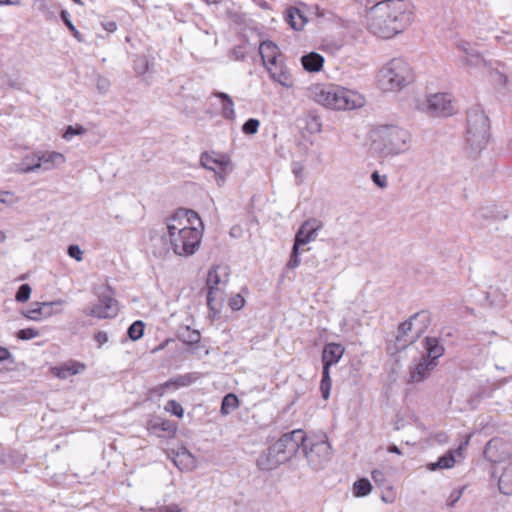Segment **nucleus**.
<instances>
[{"label":"nucleus","instance_id":"obj_35","mask_svg":"<svg viewBox=\"0 0 512 512\" xmlns=\"http://www.w3.org/2000/svg\"><path fill=\"white\" fill-rule=\"evenodd\" d=\"M259 126H260L259 120L250 118L243 124L242 131L246 135H253V134L257 133Z\"/></svg>","mask_w":512,"mask_h":512},{"label":"nucleus","instance_id":"obj_13","mask_svg":"<svg viewBox=\"0 0 512 512\" xmlns=\"http://www.w3.org/2000/svg\"><path fill=\"white\" fill-rule=\"evenodd\" d=\"M271 79L286 87L291 88L294 85V78L284 63V59H281L273 64L265 66Z\"/></svg>","mask_w":512,"mask_h":512},{"label":"nucleus","instance_id":"obj_26","mask_svg":"<svg viewBox=\"0 0 512 512\" xmlns=\"http://www.w3.org/2000/svg\"><path fill=\"white\" fill-rule=\"evenodd\" d=\"M498 486L503 494H512V464L503 470L499 477Z\"/></svg>","mask_w":512,"mask_h":512},{"label":"nucleus","instance_id":"obj_10","mask_svg":"<svg viewBox=\"0 0 512 512\" xmlns=\"http://www.w3.org/2000/svg\"><path fill=\"white\" fill-rule=\"evenodd\" d=\"M427 109L432 116H449L454 106L448 94L437 93L427 99Z\"/></svg>","mask_w":512,"mask_h":512},{"label":"nucleus","instance_id":"obj_40","mask_svg":"<svg viewBox=\"0 0 512 512\" xmlns=\"http://www.w3.org/2000/svg\"><path fill=\"white\" fill-rule=\"evenodd\" d=\"M299 249H300L299 246L293 245L291 257H290V260L288 261V264H287L288 268L294 269V268L299 266V264H300V258H299L300 252H299Z\"/></svg>","mask_w":512,"mask_h":512},{"label":"nucleus","instance_id":"obj_34","mask_svg":"<svg viewBox=\"0 0 512 512\" xmlns=\"http://www.w3.org/2000/svg\"><path fill=\"white\" fill-rule=\"evenodd\" d=\"M32 289L28 284H22L16 292L15 299L18 302L25 303L29 300Z\"/></svg>","mask_w":512,"mask_h":512},{"label":"nucleus","instance_id":"obj_18","mask_svg":"<svg viewBox=\"0 0 512 512\" xmlns=\"http://www.w3.org/2000/svg\"><path fill=\"white\" fill-rule=\"evenodd\" d=\"M437 365L438 361L428 360L423 356L421 360L410 369L408 382L418 383L423 381Z\"/></svg>","mask_w":512,"mask_h":512},{"label":"nucleus","instance_id":"obj_22","mask_svg":"<svg viewBox=\"0 0 512 512\" xmlns=\"http://www.w3.org/2000/svg\"><path fill=\"white\" fill-rule=\"evenodd\" d=\"M301 64L308 72H319L323 67L324 58L319 53L311 52L302 56Z\"/></svg>","mask_w":512,"mask_h":512},{"label":"nucleus","instance_id":"obj_51","mask_svg":"<svg viewBox=\"0 0 512 512\" xmlns=\"http://www.w3.org/2000/svg\"><path fill=\"white\" fill-rule=\"evenodd\" d=\"M103 27L108 32H114L117 29V25L113 21H109V22L103 24Z\"/></svg>","mask_w":512,"mask_h":512},{"label":"nucleus","instance_id":"obj_28","mask_svg":"<svg viewBox=\"0 0 512 512\" xmlns=\"http://www.w3.org/2000/svg\"><path fill=\"white\" fill-rule=\"evenodd\" d=\"M372 491V485L366 478H361L353 484V495L355 497H364Z\"/></svg>","mask_w":512,"mask_h":512},{"label":"nucleus","instance_id":"obj_37","mask_svg":"<svg viewBox=\"0 0 512 512\" xmlns=\"http://www.w3.org/2000/svg\"><path fill=\"white\" fill-rule=\"evenodd\" d=\"M17 201V197L9 191H0V209L2 205H12Z\"/></svg>","mask_w":512,"mask_h":512},{"label":"nucleus","instance_id":"obj_5","mask_svg":"<svg viewBox=\"0 0 512 512\" xmlns=\"http://www.w3.org/2000/svg\"><path fill=\"white\" fill-rule=\"evenodd\" d=\"M228 281V267L217 265L209 270L206 279V286L208 289L207 305L211 310H216L217 303L223 301V296Z\"/></svg>","mask_w":512,"mask_h":512},{"label":"nucleus","instance_id":"obj_32","mask_svg":"<svg viewBox=\"0 0 512 512\" xmlns=\"http://www.w3.org/2000/svg\"><path fill=\"white\" fill-rule=\"evenodd\" d=\"M164 410L178 418H182L184 416V409L180 403L176 400H169L164 406Z\"/></svg>","mask_w":512,"mask_h":512},{"label":"nucleus","instance_id":"obj_4","mask_svg":"<svg viewBox=\"0 0 512 512\" xmlns=\"http://www.w3.org/2000/svg\"><path fill=\"white\" fill-rule=\"evenodd\" d=\"M414 80L413 72L402 59H393L380 71L379 83L383 90H399Z\"/></svg>","mask_w":512,"mask_h":512},{"label":"nucleus","instance_id":"obj_29","mask_svg":"<svg viewBox=\"0 0 512 512\" xmlns=\"http://www.w3.org/2000/svg\"><path fill=\"white\" fill-rule=\"evenodd\" d=\"M238 406H239L238 397L233 393H229L222 400L221 413L223 415H227V414L231 413V411L237 409Z\"/></svg>","mask_w":512,"mask_h":512},{"label":"nucleus","instance_id":"obj_19","mask_svg":"<svg viewBox=\"0 0 512 512\" xmlns=\"http://www.w3.org/2000/svg\"><path fill=\"white\" fill-rule=\"evenodd\" d=\"M259 53L261 55L264 66H267L268 64H273L283 59V55L279 50L278 46L270 40L263 41L260 44Z\"/></svg>","mask_w":512,"mask_h":512},{"label":"nucleus","instance_id":"obj_48","mask_svg":"<svg viewBox=\"0 0 512 512\" xmlns=\"http://www.w3.org/2000/svg\"><path fill=\"white\" fill-rule=\"evenodd\" d=\"M11 356L12 355L7 348L0 346V362L8 360Z\"/></svg>","mask_w":512,"mask_h":512},{"label":"nucleus","instance_id":"obj_30","mask_svg":"<svg viewBox=\"0 0 512 512\" xmlns=\"http://www.w3.org/2000/svg\"><path fill=\"white\" fill-rule=\"evenodd\" d=\"M332 387V380L330 376V370L322 369V378L320 382V392L324 400H327L330 396Z\"/></svg>","mask_w":512,"mask_h":512},{"label":"nucleus","instance_id":"obj_57","mask_svg":"<svg viewBox=\"0 0 512 512\" xmlns=\"http://www.w3.org/2000/svg\"><path fill=\"white\" fill-rule=\"evenodd\" d=\"M5 239H6L5 233L0 230V242H3Z\"/></svg>","mask_w":512,"mask_h":512},{"label":"nucleus","instance_id":"obj_54","mask_svg":"<svg viewBox=\"0 0 512 512\" xmlns=\"http://www.w3.org/2000/svg\"><path fill=\"white\" fill-rule=\"evenodd\" d=\"M311 121H312V123L315 126V131L319 132L321 130V123H320L319 118L318 117H312Z\"/></svg>","mask_w":512,"mask_h":512},{"label":"nucleus","instance_id":"obj_20","mask_svg":"<svg viewBox=\"0 0 512 512\" xmlns=\"http://www.w3.org/2000/svg\"><path fill=\"white\" fill-rule=\"evenodd\" d=\"M38 160H39V162L37 164H35L33 166H29V167L25 168L23 171L24 172L34 171V170L40 168L42 165L45 166V169H51L58 164L64 163L65 157L61 153L53 151V152H45V153L41 154L40 156H38Z\"/></svg>","mask_w":512,"mask_h":512},{"label":"nucleus","instance_id":"obj_52","mask_svg":"<svg viewBox=\"0 0 512 512\" xmlns=\"http://www.w3.org/2000/svg\"><path fill=\"white\" fill-rule=\"evenodd\" d=\"M21 0H0V5H19Z\"/></svg>","mask_w":512,"mask_h":512},{"label":"nucleus","instance_id":"obj_21","mask_svg":"<svg viewBox=\"0 0 512 512\" xmlns=\"http://www.w3.org/2000/svg\"><path fill=\"white\" fill-rule=\"evenodd\" d=\"M304 451L309 462L318 464L328 454V445L321 441L312 444L309 449L305 446Z\"/></svg>","mask_w":512,"mask_h":512},{"label":"nucleus","instance_id":"obj_31","mask_svg":"<svg viewBox=\"0 0 512 512\" xmlns=\"http://www.w3.org/2000/svg\"><path fill=\"white\" fill-rule=\"evenodd\" d=\"M181 385H183V383H181L179 380H169V381H166L165 383H162V384L154 387L151 390V393L158 397H162L168 389H171V388L177 389Z\"/></svg>","mask_w":512,"mask_h":512},{"label":"nucleus","instance_id":"obj_7","mask_svg":"<svg viewBox=\"0 0 512 512\" xmlns=\"http://www.w3.org/2000/svg\"><path fill=\"white\" fill-rule=\"evenodd\" d=\"M306 434L302 429H296L280 437L269 449L270 455L276 456L277 462L288 460L299 447L304 444Z\"/></svg>","mask_w":512,"mask_h":512},{"label":"nucleus","instance_id":"obj_45","mask_svg":"<svg viewBox=\"0 0 512 512\" xmlns=\"http://www.w3.org/2000/svg\"><path fill=\"white\" fill-rule=\"evenodd\" d=\"M94 340L97 342L98 346L101 347L108 341V335L104 331H98L94 335Z\"/></svg>","mask_w":512,"mask_h":512},{"label":"nucleus","instance_id":"obj_14","mask_svg":"<svg viewBox=\"0 0 512 512\" xmlns=\"http://www.w3.org/2000/svg\"><path fill=\"white\" fill-rule=\"evenodd\" d=\"M146 428L150 433L159 437H174L177 432V425L169 419L154 416L147 421Z\"/></svg>","mask_w":512,"mask_h":512},{"label":"nucleus","instance_id":"obj_12","mask_svg":"<svg viewBox=\"0 0 512 512\" xmlns=\"http://www.w3.org/2000/svg\"><path fill=\"white\" fill-rule=\"evenodd\" d=\"M285 20L292 29L301 31L308 23V7L300 2L296 6H290L286 9Z\"/></svg>","mask_w":512,"mask_h":512},{"label":"nucleus","instance_id":"obj_2","mask_svg":"<svg viewBox=\"0 0 512 512\" xmlns=\"http://www.w3.org/2000/svg\"><path fill=\"white\" fill-rule=\"evenodd\" d=\"M369 29L381 38H392L413 20V5L408 0H385L368 12Z\"/></svg>","mask_w":512,"mask_h":512},{"label":"nucleus","instance_id":"obj_15","mask_svg":"<svg viewBox=\"0 0 512 512\" xmlns=\"http://www.w3.org/2000/svg\"><path fill=\"white\" fill-rule=\"evenodd\" d=\"M85 370V363L73 359L65 361L57 366H52L49 369L51 375L61 380L80 374Z\"/></svg>","mask_w":512,"mask_h":512},{"label":"nucleus","instance_id":"obj_8","mask_svg":"<svg viewBox=\"0 0 512 512\" xmlns=\"http://www.w3.org/2000/svg\"><path fill=\"white\" fill-rule=\"evenodd\" d=\"M489 119L482 111H472L467 119V141L471 145H481L489 138Z\"/></svg>","mask_w":512,"mask_h":512},{"label":"nucleus","instance_id":"obj_43","mask_svg":"<svg viewBox=\"0 0 512 512\" xmlns=\"http://www.w3.org/2000/svg\"><path fill=\"white\" fill-rule=\"evenodd\" d=\"M68 254L70 257L76 259L77 261L82 260L83 252L77 245H70L68 248Z\"/></svg>","mask_w":512,"mask_h":512},{"label":"nucleus","instance_id":"obj_25","mask_svg":"<svg viewBox=\"0 0 512 512\" xmlns=\"http://www.w3.org/2000/svg\"><path fill=\"white\" fill-rule=\"evenodd\" d=\"M456 463V459L453 451H448L445 455L439 457L437 462L429 463L427 468L430 471H435L437 469H449L454 467Z\"/></svg>","mask_w":512,"mask_h":512},{"label":"nucleus","instance_id":"obj_11","mask_svg":"<svg viewBox=\"0 0 512 512\" xmlns=\"http://www.w3.org/2000/svg\"><path fill=\"white\" fill-rule=\"evenodd\" d=\"M200 161L203 167L219 174L221 180L224 179V174L230 165V159L228 156L217 154L215 152L203 153L201 155Z\"/></svg>","mask_w":512,"mask_h":512},{"label":"nucleus","instance_id":"obj_58","mask_svg":"<svg viewBox=\"0 0 512 512\" xmlns=\"http://www.w3.org/2000/svg\"><path fill=\"white\" fill-rule=\"evenodd\" d=\"M193 339H194V341H196V342H197V341H199V339H200V334H199L198 332H194V338H193Z\"/></svg>","mask_w":512,"mask_h":512},{"label":"nucleus","instance_id":"obj_23","mask_svg":"<svg viewBox=\"0 0 512 512\" xmlns=\"http://www.w3.org/2000/svg\"><path fill=\"white\" fill-rule=\"evenodd\" d=\"M426 358L428 360L437 361L444 354V347L440 344L439 340L435 337L425 338Z\"/></svg>","mask_w":512,"mask_h":512},{"label":"nucleus","instance_id":"obj_27","mask_svg":"<svg viewBox=\"0 0 512 512\" xmlns=\"http://www.w3.org/2000/svg\"><path fill=\"white\" fill-rule=\"evenodd\" d=\"M215 96L223 101L222 115L226 119L233 120L235 118V110L233 100L223 92L215 93Z\"/></svg>","mask_w":512,"mask_h":512},{"label":"nucleus","instance_id":"obj_33","mask_svg":"<svg viewBox=\"0 0 512 512\" xmlns=\"http://www.w3.org/2000/svg\"><path fill=\"white\" fill-rule=\"evenodd\" d=\"M144 323L142 321H135L132 323L128 329V336L132 340H138L143 336L144 333Z\"/></svg>","mask_w":512,"mask_h":512},{"label":"nucleus","instance_id":"obj_41","mask_svg":"<svg viewBox=\"0 0 512 512\" xmlns=\"http://www.w3.org/2000/svg\"><path fill=\"white\" fill-rule=\"evenodd\" d=\"M372 181L380 188H386L387 187V176L386 175H380L378 171H374L371 175Z\"/></svg>","mask_w":512,"mask_h":512},{"label":"nucleus","instance_id":"obj_36","mask_svg":"<svg viewBox=\"0 0 512 512\" xmlns=\"http://www.w3.org/2000/svg\"><path fill=\"white\" fill-rule=\"evenodd\" d=\"M39 334H40L39 330H37L35 328H24V329H20L17 332L16 336H17V338H19L21 340H30V339L38 337Z\"/></svg>","mask_w":512,"mask_h":512},{"label":"nucleus","instance_id":"obj_44","mask_svg":"<svg viewBox=\"0 0 512 512\" xmlns=\"http://www.w3.org/2000/svg\"><path fill=\"white\" fill-rule=\"evenodd\" d=\"M470 437H467V439L459 445V447L455 450H452L454 452L455 459L456 458H463L464 457V451L466 450L468 444H469Z\"/></svg>","mask_w":512,"mask_h":512},{"label":"nucleus","instance_id":"obj_56","mask_svg":"<svg viewBox=\"0 0 512 512\" xmlns=\"http://www.w3.org/2000/svg\"><path fill=\"white\" fill-rule=\"evenodd\" d=\"M206 4H219L222 0H203Z\"/></svg>","mask_w":512,"mask_h":512},{"label":"nucleus","instance_id":"obj_3","mask_svg":"<svg viewBox=\"0 0 512 512\" xmlns=\"http://www.w3.org/2000/svg\"><path fill=\"white\" fill-rule=\"evenodd\" d=\"M311 97L317 104L336 111L354 110L365 104L360 93L334 84L315 85L311 88Z\"/></svg>","mask_w":512,"mask_h":512},{"label":"nucleus","instance_id":"obj_42","mask_svg":"<svg viewBox=\"0 0 512 512\" xmlns=\"http://www.w3.org/2000/svg\"><path fill=\"white\" fill-rule=\"evenodd\" d=\"M61 16H62V19L64 20V23L68 27V29L73 33L74 37L80 41L81 40L80 33L75 28V26L72 24V22L69 20V18L67 17V13L65 11H62Z\"/></svg>","mask_w":512,"mask_h":512},{"label":"nucleus","instance_id":"obj_59","mask_svg":"<svg viewBox=\"0 0 512 512\" xmlns=\"http://www.w3.org/2000/svg\"><path fill=\"white\" fill-rule=\"evenodd\" d=\"M75 3L80 4L81 0H73Z\"/></svg>","mask_w":512,"mask_h":512},{"label":"nucleus","instance_id":"obj_6","mask_svg":"<svg viewBox=\"0 0 512 512\" xmlns=\"http://www.w3.org/2000/svg\"><path fill=\"white\" fill-rule=\"evenodd\" d=\"M428 322V316L422 313L415 314L410 320L401 323L395 339L396 349H404L413 343L424 332Z\"/></svg>","mask_w":512,"mask_h":512},{"label":"nucleus","instance_id":"obj_9","mask_svg":"<svg viewBox=\"0 0 512 512\" xmlns=\"http://www.w3.org/2000/svg\"><path fill=\"white\" fill-rule=\"evenodd\" d=\"M118 310V302L114 298V291L108 286L106 288V293L99 295L98 303L92 306L86 312V315L99 319H106L116 316Z\"/></svg>","mask_w":512,"mask_h":512},{"label":"nucleus","instance_id":"obj_50","mask_svg":"<svg viewBox=\"0 0 512 512\" xmlns=\"http://www.w3.org/2000/svg\"><path fill=\"white\" fill-rule=\"evenodd\" d=\"M179 458H185V459H187V460L191 463V465H192V466L194 465V458H193V457H192V455H191V454H189V453H183V454H181V455H180V454H178V455H177V458L174 460V463H175L177 466L179 465V464H178Z\"/></svg>","mask_w":512,"mask_h":512},{"label":"nucleus","instance_id":"obj_1","mask_svg":"<svg viewBox=\"0 0 512 512\" xmlns=\"http://www.w3.org/2000/svg\"><path fill=\"white\" fill-rule=\"evenodd\" d=\"M166 241L178 256H191L200 247L204 225L197 212L179 208L165 219Z\"/></svg>","mask_w":512,"mask_h":512},{"label":"nucleus","instance_id":"obj_53","mask_svg":"<svg viewBox=\"0 0 512 512\" xmlns=\"http://www.w3.org/2000/svg\"><path fill=\"white\" fill-rule=\"evenodd\" d=\"M386 130H387V134L389 136L398 135V134L402 133V131L396 127H389Z\"/></svg>","mask_w":512,"mask_h":512},{"label":"nucleus","instance_id":"obj_38","mask_svg":"<svg viewBox=\"0 0 512 512\" xmlns=\"http://www.w3.org/2000/svg\"><path fill=\"white\" fill-rule=\"evenodd\" d=\"M245 305V299L241 294H235L229 299V307L232 310H240Z\"/></svg>","mask_w":512,"mask_h":512},{"label":"nucleus","instance_id":"obj_24","mask_svg":"<svg viewBox=\"0 0 512 512\" xmlns=\"http://www.w3.org/2000/svg\"><path fill=\"white\" fill-rule=\"evenodd\" d=\"M53 304H54L53 302L37 303L36 307L30 308L26 311H23L22 315L29 320L39 321L42 319V317H48L52 314L51 312H44V310H45V308H47Z\"/></svg>","mask_w":512,"mask_h":512},{"label":"nucleus","instance_id":"obj_46","mask_svg":"<svg viewBox=\"0 0 512 512\" xmlns=\"http://www.w3.org/2000/svg\"><path fill=\"white\" fill-rule=\"evenodd\" d=\"M371 476L376 484H383L386 480L384 472L380 470H373Z\"/></svg>","mask_w":512,"mask_h":512},{"label":"nucleus","instance_id":"obj_17","mask_svg":"<svg viewBox=\"0 0 512 512\" xmlns=\"http://www.w3.org/2000/svg\"><path fill=\"white\" fill-rule=\"evenodd\" d=\"M345 353V347L336 342L327 343L322 351L321 361L323 368L330 370L331 366L337 364Z\"/></svg>","mask_w":512,"mask_h":512},{"label":"nucleus","instance_id":"obj_16","mask_svg":"<svg viewBox=\"0 0 512 512\" xmlns=\"http://www.w3.org/2000/svg\"><path fill=\"white\" fill-rule=\"evenodd\" d=\"M322 227L321 222L316 219L305 221L295 236L294 245L301 247L316 238L317 231Z\"/></svg>","mask_w":512,"mask_h":512},{"label":"nucleus","instance_id":"obj_55","mask_svg":"<svg viewBox=\"0 0 512 512\" xmlns=\"http://www.w3.org/2000/svg\"><path fill=\"white\" fill-rule=\"evenodd\" d=\"M388 451H389L390 453L401 454L400 449H399L397 446H395V445H391V446H389V447H388Z\"/></svg>","mask_w":512,"mask_h":512},{"label":"nucleus","instance_id":"obj_49","mask_svg":"<svg viewBox=\"0 0 512 512\" xmlns=\"http://www.w3.org/2000/svg\"><path fill=\"white\" fill-rule=\"evenodd\" d=\"M232 54L235 60H243L245 57V53L242 51V47L234 48Z\"/></svg>","mask_w":512,"mask_h":512},{"label":"nucleus","instance_id":"obj_47","mask_svg":"<svg viewBox=\"0 0 512 512\" xmlns=\"http://www.w3.org/2000/svg\"><path fill=\"white\" fill-rule=\"evenodd\" d=\"M157 512H182V509L177 504L162 506Z\"/></svg>","mask_w":512,"mask_h":512},{"label":"nucleus","instance_id":"obj_39","mask_svg":"<svg viewBox=\"0 0 512 512\" xmlns=\"http://www.w3.org/2000/svg\"><path fill=\"white\" fill-rule=\"evenodd\" d=\"M85 128H83L81 125L76 126H68L65 133L63 134V137L66 140H70L74 135H81L85 133Z\"/></svg>","mask_w":512,"mask_h":512}]
</instances>
